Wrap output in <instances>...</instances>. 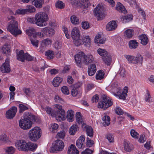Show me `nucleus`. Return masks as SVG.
<instances>
[{
    "label": "nucleus",
    "instance_id": "1",
    "mask_svg": "<svg viewBox=\"0 0 154 154\" xmlns=\"http://www.w3.org/2000/svg\"><path fill=\"white\" fill-rule=\"evenodd\" d=\"M23 116V118H21L19 122V126L23 130L30 129L33 123L38 122L37 117L31 112H25Z\"/></svg>",
    "mask_w": 154,
    "mask_h": 154
},
{
    "label": "nucleus",
    "instance_id": "2",
    "mask_svg": "<svg viewBox=\"0 0 154 154\" xmlns=\"http://www.w3.org/2000/svg\"><path fill=\"white\" fill-rule=\"evenodd\" d=\"M11 20L9 22L8 25L7 27V29L11 34L15 36L21 34V31L18 29V24L17 21L15 19L13 16H11Z\"/></svg>",
    "mask_w": 154,
    "mask_h": 154
},
{
    "label": "nucleus",
    "instance_id": "3",
    "mask_svg": "<svg viewBox=\"0 0 154 154\" xmlns=\"http://www.w3.org/2000/svg\"><path fill=\"white\" fill-rule=\"evenodd\" d=\"M36 20V25L39 26H43L47 25L46 22L48 21L49 17L45 12H39L35 15Z\"/></svg>",
    "mask_w": 154,
    "mask_h": 154
},
{
    "label": "nucleus",
    "instance_id": "4",
    "mask_svg": "<svg viewBox=\"0 0 154 154\" xmlns=\"http://www.w3.org/2000/svg\"><path fill=\"white\" fill-rule=\"evenodd\" d=\"M42 131L38 127H35L29 131V133L30 139L34 142L36 141L41 137Z\"/></svg>",
    "mask_w": 154,
    "mask_h": 154
},
{
    "label": "nucleus",
    "instance_id": "5",
    "mask_svg": "<svg viewBox=\"0 0 154 154\" xmlns=\"http://www.w3.org/2000/svg\"><path fill=\"white\" fill-rule=\"evenodd\" d=\"M102 100L99 102L98 107L106 109L108 107L111 106L113 103L111 99H108L107 96L105 94H103L102 96Z\"/></svg>",
    "mask_w": 154,
    "mask_h": 154
},
{
    "label": "nucleus",
    "instance_id": "6",
    "mask_svg": "<svg viewBox=\"0 0 154 154\" xmlns=\"http://www.w3.org/2000/svg\"><path fill=\"white\" fill-rule=\"evenodd\" d=\"M64 146L63 142L62 140H57L53 143L50 152H54L56 151H62Z\"/></svg>",
    "mask_w": 154,
    "mask_h": 154
},
{
    "label": "nucleus",
    "instance_id": "7",
    "mask_svg": "<svg viewBox=\"0 0 154 154\" xmlns=\"http://www.w3.org/2000/svg\"><path fill=\"white\" fill-rule=\"evenodd\" d=\"M125 57L129 62L134 64L139 63L142 64L143 57L140 54H138L136 57L129 55H125Z\"/></svg>",
    "mask_w": 154,
    "mask_h": 154
},
{
    "label": "nucleus",
    "instance_id": "8",
    "mask_svg": "<svg viewBox=\"0 0 154 154\" xmlns=\"http://www.w3.org/2000/svg\"><path fill=\"white\" fill-rule=\"evenodd\" d=\"M55 106L56 107L57 110L54 112V116L58 120L62 121L65 116L64 110L62 109V107L61 105H56Z\"/></svg>",
    "mask_w": 154,
    "mask_h": 154
},
{
    "label": "nucleus",
    "instance_id": "9",
    "mask_svg": "<svg viewBox=\"0 0 154 154\" xmlns=\"http://www.w3.org/2000/svg\"><path fill=\"white\" fill-rule=\"evenodd\" d=\"M103 7L99 5L97 6L94 10V12L97 17V19L98 20H102L105 17Z\"/></svg>",
    "mask_w": 154,
    "mask_h": 154
},
{
    "label": "nucleus",
    "instance_id": "10",
    "mask_svg": "<svg viewBox=\"0 0 154 154\" xmlns=\"http://www.w3.org/2000/svg\"><path fill=\"white\" fill-rule=\"evenodd\" d=\"M85 55L82 52H79L76 55L74 56V58L77 65L80 67L81 66L82 61H84L85 58Z\"/></svg>",
    "mask_w": 154,
    "mask_h": 154
},
{
    "label": "nucleus",
    "instance_id": "11",
    "mask_svg": "<svg viewBox=\"0 0 154 154\" xmlns=\"http://www.w3.org/2000/svg\"><path fill=\"white\" fill-rule=\"evenodd\" d=\"M17 110V107L13 106L6 111V117L8 119H13L15 116Z\"/></svg>",
    "mask_w": 154,
    "mask_h": 154
},
{
    "label": "nucleus",
    "instance_id": "12",
    "mask_svg": "<svg viewBox=\"0 0 154 154\" xmlns=\"http://www.w3.org/2000/svg\"><path fill=\"white\" fill-rule=\"evenodd\" d=\"M16 144L17 146L20 147L18 149H20L21 151H26L27 149H28V142L26 143L24 140H18Z\"/></svg>",
    "mask_w": 154,
    "mask_h": 154
},
{
    "label": "nucleus",
    "instance_id": "13",
    "mask_svg": "<svg viewBox=\"0 0 154 154\" xmlns=\"http://www.w3.org/2000/svg\"><path fill=\"white\" fill-rule=\"evenodd\" d=\"M127 89H125L124 91H122L121 89L118 90L117 93H115V96L118 97L120 99L125 100V99L128 92V88L125 87Z\"/></svg>",
    "mask_w": 154,
    "mask_h": 154
},
{
    "label": "nucleus",
    "instance_id": "14",
    "mask_svg": "<svg viewBox=\"0 0 154 154\" xmlns=\"http://www.w3.org/2000/svg\"><path fill=\"white\" fill-rule=\"evenodd\" d=\"M10 60L7 58L5 61V62L3 63L1 67V71L3 73L9 72L11 70L10 68Z\"/></svg>",
    "mask_w": 154,
    "mask_h": 154
},
{
    "label": "nucleus",
    "instance_id": "15",
    "mask_svg": "<svg viewBox=\"0 0 154 154\" xmlns=\"http://www.w3.org/2000/svg\"><path fill=\"white\" fill-rule=\"evenodd\" d=\"M1 52L7 57L10 56L11 53L10 45L8 44H5L1 48Z\"/></svg>",
    "mask_w": 154,
    "mask_h": 154
},
{
    "label": "nucleus",
    "instance_id": "16",
    "mask_svg": "<svg viewBox=\"0 0 154 154\" xmlns=\"http://www.w3.org/2000/svg\"><path fill=\"white\" fill-rule=\"evenodd\" d=\"M41 31L47 36L50 37L54 33V29L50 27H46L42 29Z\"/></svg>",
    "mask_w": 154,
    "mask_h": 154
},
{
    "label": "nucleus",
    "instance_id": "17",
    "mask_svg": "<svg viewBox=\"0 0 154 154\" xmlns=\"http://www.w3.org/2000/svg\"><path fill=\"white\" fill-rule=\"evenodd\" d=\"M85 137L84 135H82L76 141V145L79 149H81L84 147L83 143L85 141Z\"/></svg>",
    "mask_w": 154,
    "mask_h": 154
},
{
    "label": "nucleus",
    "instance_id": "18",
    "mask_svg": "<svg viewBox=\"0 0 154 154\" xmlns=\"http://www.w3.org/2000/svg\"><path fill=\"white\" fill-rule=\"evenodd\" d=\"M117 26L116 22L112 20L108 23L106 26V29L108 31H112L115 29Z\"/></svg>",
    "mask_w": 154,
    "mask_h": 154
},
{
    "label": "nucleus",
    "instance_id": "19",
    "mask_svg": "<svg viewBox=\"0 0 154 154\" xmlns=\"http://www.w3.org/2000/svg\"><path fill=\"white\" fill-rule=\"evenodd\" d=\"M71 35L73 39H77L80 38V31L78 28H74L71 33Z\"/></svg>",
    "mask_w": 154,
    "mask_h": 154
},
{
    "label": "nucleus",
    "instance_id": "20",
    "mask_svg": "<svg viewBox=\"0 0 154 154\" xmlns=\"http://www.w3.org/2000/svg\"><path fill=\"white\" fill-rule=\"evenodd\" d=\"M77 2L78 4H79L80 7L83 9L86 8L90 5L88 0H78Z\"/></svg>",
    "mask_w": 154,
    "mask_h": 154
},
{
    "label": "nucleus",
    "instance_id": "21",
    "mask_svg": "<svg viewBox=\"0 0 154 154\" xmlns=\"http://www.w3.org/2000/svg\"><path fill=\"white\" fill-rule=\"evenodd\" d=\"M97 70L96 65L94 64H91L88 66V75L92 76L95 73Z\"/></svg>",
    "mask_w": 154,
    "mask_h": 154
},
{
    "label": "nucleus",
    "instance_id": "22",
    "mask_svg": "<svg viewBox=\"0 0 154 154\" xmlns=\"http://www.w3.org/2000/svg\"><path fill=\"white\" fill-rule=\"evenodd\" d=\"M84 125V130L86 131V134L88 136L90 137H92L94 135L93 130L91 126L86 125L85 124Z\"/></svg>",
    "mask_w": 154,
    "mask_h": 154
},
{
    "label": "nucleus",
    "instance_id": "23",
    "mask_svg": "<svg viewBox=\"0 0 154 154\" xmlns=\"http://www.w3.org/2000/svg\"><path fill=\"white\" fill-rule=\"evenodd\" d=\"M31 3L36 8H40L42 7L44 3V0H31Z\"/></svg>",
    "mask_w": 154,
    "mask_h": 154
},
{
    "label": "nucleus",
    "instance_id": "24",
    "mask_svg": "<svg viewBox=\"0 0 154 154\" xmlns=\"http://www.w3.org/2000/svg\"><path fill=\"white\" fill-rule=\"evenodd\" d=\"M139 40L141 41L140 43L144 45H146L149 41L148 38L145 34H142L138 36Z\"/></svg>",
    "mask_w": 154,
    "mask_h": 154
},
{
    "label": "nucleus",
    "instance_id": "25",
    "mask_svg": "<svg viewBox=\"0 0 154 154\" xmlns=\"http://www.w3.org/2000/svg\"><path fill=\"white\" fill-rule=\"evenodd\" d=\"M68 154H79V151L77 149L75 145L71 144L68 147Z\"/></svg>",
    "mask_w": 154,
    "mask_h": 154
},
{
    "label": "nucleus",
    "instance_id": "26",
    "mask_svg": "<svg viewBox=\"0 0 154 154\" xmlns=\"http://www.w3.org/2000/svg\"><path fill=\"white\" fill-rule=\"evenodd\" d=\"M75 117L77 123L79 125H81L82 127L83 128L85 124L83 121L81 113L80 112H77Z\"/></svg>",
    "mask_w": 154,
    "mask_h": 154
},
{
    "label": "nucleus",
    "instance_id": "27",
    "mask_svg": "<svg viewBox=\"0 0 154 154\" xmlns=\"http://www.w3.org/2000/svg\"><path fill=\"white\" fill-rule=\"evenodd\" d=\"M26 32L27 34L30 36V38L37 37L36 32L34 28H32L26 30Z\"/></svg>",
    "mask_w": 154,
    "mask_h": 154
},
{
    "label": "nucleus",
    "instance_id": "28",
    "mask_svg": "<svg viewBox=\"0 0 154 154\" xmlns=\"http://www.w3.org/2000/svg\"><path fill=\"white\" fill-rule=\"evenodd\" d=\"M116 9L119 12L124 14H125L127 11L125 7L121 3L119 2H118L116 5Z\"/></svg>",
    "mask_w": 154,
    "mask_h": 154
},
{
    "label": "nucleus",
    "instance_id": "29",
    "mask_svg": "<svg viewBox=\"0 0 154 154\" xmlns=\"http://www.w3.org/2000/svg\"><path fill=\"white\" fill-rule=\"evenodd\" d=\"M62 81L63 79L60 77H55L53 80V85L55 87H57L62 82Z\"/></svg>",
    "mask_w": 154,
    "mask_h": 154
},
{
    "label": "nucleus",
    "instance_id": "30",
    "mask_svg": "<svg viewBox=\"0 0 154 154\" xmlns=\"http://www.w3.org/2000/svg\"><path fill=\"white\" fill-rule=\"evenodd\" d=\"M139 43L135 40H130L128 43L129 47L131 49H134L137 48Z\"/></svg>",
    "mask_w": 154,
    "mask_h": 154
},
{
    "label": "nucleus",
    "instance_id": "31",
    "mask_svg": "<svg viewBox=\"0 0 154 154\" xmlns=\"http://www.w3.org/2000/svg\"><path fill=\"white\" fill-rule=\"evenodd\" d=\"M103 60L107 66H109L112 62V58L109 54L106 55L102 57Z\"/></svg>",
    "mask_w": 154,
    "mask_h": 154
},
{
    "label": "nucleus",
    "instance_id": "32",
    "mask_svg": "<svg viewBox=\"0 0 154 154\" xmlns=\"http://www.w3.org/2000/svg\"><path fill=\"white\" fill-rule=\"evenodd\" d=\"M25 54L24 53L23 51L21 50L17 54V59L18 60L23 62L25 58Z\"/></svg>",
    "mask_w": 154,
    "mask_h": 154
},
{
    "label": "nucleus",
    "instance_id": "33",
    "mask_svg": "<svg viewBox=\"0 0 154 154\" xmlns=\"http://www.w3.org/2000/svg\"><path fill=\"white\" fill-rule=\"evenodd\" d=\"M120 18L123 23H126L133 19V16L132 14H130L124 17H120Z\"/></svg>",
    "mask_w": 154,
    "mask_h": 154
},
{
    "label": "nucleus",
    "instance_id": "34",
    "mask_svg": "<svg viewBox=\"0 0 154 154\" xmlns=\"http://www.w3.org/2000/svg\"><path fill=\"white\" fill-rule=\"evenodd\" d=\"M85 58L83 62L86 65H88L90 63L92 62L94 60L93 56L91 55L85 56Z\"/></svg>",
    "mask_w": 154,
    "mask_h": 154
},
{
    "label": "nucleus",
    "instance_id": "35",
    "mask_svg": "<svg viewBox=\"0 0 154 154\" xmlns=\"http://www.w3.org/2000/svg\"><path fill=\"white\" fill-rule=\"evenodd\" d=\"M79 127L77 125H72L69 129V132L71 135H74L76 132Z\"/></svg>",
    "mask_w": 154,
    "mask_h": 154
},
{
    "label": "nucleus",
    "instance_id": "36",
    "mask_svg": "<svg viewBox=\"0 0 154 154\" xmlns=\"http://www.w3.org/2000/svg\"><path fill=\"white\" fill-rule=\"evenodd\" d=\"M45 54L48 59L51 60L53 59L54 53L53 51L49 50L45 52Z\"/></svg>",
    "mask_w": 154,
    "mask_h": 154
},
{
    "label": "nucleus",
    "instance_id": "37",
    "mask_svg": "<svg viewBox=\"0 0 154 154\" xmlns=\"http://www.w3.org/2000/svg\"><path fill=\"white\" fill-rule=\"evenodd\" d=\"M134 31L132 29H128L126 30L124 33L125 35L128 38H131L134 35Z\"/></svg>",
    "mask_w": 154,
    "mask_h": 154
},
{
    "label": "nucleus",
    "instance_id": "38",
    "mask_svg": "<svg viewBox=\"0 0 154 154\" xmlns=\"http://www.w3.org/2000/svg\"><path fill=\"white\" fill-rule=\"evenodd\" d=\"M124 149L127 152H130L134 149V147L132 144L125 142L124 143Z\"/></svg>",
    "mask_w": 154,
    "mask_h": 154
},
{
    "label": "nucleus",
    "instance_id": "39",
    "mask_svg": "<svg viewBox=\"0 0 154 154\" xmlns=\"http://www.w3.org/2000/svg\"><path fill=\"white\" fill-rule=\"evenodd\" d=\"M104 73L102 70H100L98 71L96 75V79L97 80H101L104 78Z\"/></svg>",
    "mask_w": 154,
    "mask_h": 154
},
{
    "label": "nucleus",
    "instance_id": "40",
    "mask_svg": "<svg viewBox=\"0 0 154 154\" xmlns=\"http://www.w3.org/2000/svg\"><path fill=\"white\" fill-rule=\"evenodd\" d=\"M28 149H27V151L29 150L34 151L35 150L37 147V145L36 144L32 143L30 142H28Z\"/></svg>",
    "mask_w": 154,
    "mask_h": 154
},
{
    "label": "nucleus",
    "instance_id": "41",
    "mask_svg": "<svg viewBox=\"0 0 154 154\" xmlns=\"http://www.w3.org/2000/svg\"><path fill=\"white\" fill-rule=\"evenodd\" d=\"M25 106L23 104H20L18 105V107L19 109V112L20 113H23L25 111L28 110L29 109L28 106V105L26 104Z\"/></svg>",
    "mask_w": 154,
    "mask_h": 154
},
{
    "label": "nucleus",
    "instance_id": "42",
    "mask_svg": "<svg viewBox=\"0 0 154 154\" xmlns=\"http://www.w3.org/2000/svg\"><path fill=\"white\" fill-rule=\"evenodd\" d=\"M103 124L105 126H108L110 124V118L107 116H104L102 118Z\"/></svg>",
    "mask_w": 154,
    "mask_h": 154
},
{
    "label": "nucleus",
    "instance_id": "43",
    "mask_svg": "<svg viewBox=\"0 0 154 154\" xmlns=\"http://www.w3.org/2000/svg\"><path fill=\"white\" fill-rule=\"evenodd\" d=\"M15 150V148L12 146L7 147L5 149V154H14Z\"/></svg>",
    "mask_w": 154,
    "mask_h": 154
},
{
    "label": "nucleus",
    "instance_id": "44",
    "mask_svg": "<svg viewBox=\"0 0 154 154\" xmlns=\"http://www.w3.org/2000/svg\"><path fill=\"white\" fill-rule=\"evenodd\" d=\"M36 37H34L32 38H30V40L31 41V44L33 46L37 48L38 47V44L39 41L36 39Z\"/></svg>",
    "mask_w": 154,
    "mask_h": 154
},
{
    "label": "nucleus",
    "instance_id": "45",
    "mask_svg": "<svg viewBox=\"0 0 154 154\" xmlns=\"http://www.w3.org/2000/svg\"><path fill=\"white\" fill-rule=\"evenodd\" d=\"M82 38V43L84 44L87 45H89L91 42V40L88 36H83Z\"/></svg>",
    "mask_w": 154,
    "mask_h": 154
},
{
    "label": "nucleus",
    "instance_id": "46",
    "mask_svg": "<svg viewBox=\"0 0 154 154\" xmlns=\"http://www.w3.org/2000/svg\"><path fill=\"white\" fill-rule=\"evenodd\" d=\"M70 20L72 24L75 25H78L79 23V19L75 15H72L71 17Z\"/></svg>",
    "mask_w": 154,
    "mask_h": 154
},
{
    "label": "nucleus",
    "instance_id": "47",
    "mask_svg": "<svg viewBox=\"0 0 154 154\" xmlns=\"http://www.w3.org/2000/svg\"><path fill=\"white\" fill-rule=\"evenodd\" d=\"M74 115L73 114L72 111V110H69L67 112L66 117L67 120L69 122H72L73 121Z\"/></svg>",
    "mask_w": 154,
    "mask_h": 154
},
{
    "label": "nucleus",
    "instance_id": "48",
    "mask_svg": "<svg viewBox=\"0 0 154 154\" xmlns=\"http://www.w3.org/2000/svg\"><path fill=\"white\" fill-rule=\"evenodd\" d=\"M58 127V124L55 123H52L51 124L50 131L52 132L56 133L57 132Z\"/></svg>",
    "mask_w": 154,
    "mask_h": 154
},
{
    "label": "nucleus",
    "instance_id": "49",
    "mask_svg": "<svg viewBox=\"0 0 154 154\" xmlns=\"http://www.w3.org/2000/svg\"><path fill=\"white\" fill-rule=\"evenodd\" d=\"M98 53L103 57L106 55L109 54L104 49L99 48L97 50Z\"/></svg>",
    "mask_w": 154,
    "mask_h": 154
},
{
    "label": "nucleus",
    "instance_id": "50",
    "mask_svg": "<svg viewBox=\"0 0 154 154\" xmlns=\"http://www.w3.org/2000/svg\"><path fill=\"white\" fill-rule=\"evenodd\" d=\"M26 13V9L20 8L16 10L15 14L24 15Z\"/></svg>",
    "mask_w": 154,
    "mask_h": 154
},
{
    "label": "nucleus",
    "instance_id": "51",
    "mask_svg": "<svg viewBox=\"0 0 154 154\" xmlns=\"http://www.w3.org/2000/svg\"><path fill=\"white\" fill-rule=\"evenodd\" d=\"M26 7L27 8L26 9V13L28 12L32 13L35 12V8L32 5H27Z\"/></svg>",
    "mask_w": 154,
    "mask_h": 154
},
{
    "label": "nucleus",
    "instance_id": "52",
    "mask_svg": "<svg viewBox=\"0 0 154 154\" xmlns=\"http://www.w3.org/2000/svg\"><path fill=\"white\" fill-rule=\"evenodd\" d=\"M45 110L47 114H48L49 115L54 117V112L53 110V109L51 107L49 106H47L46 108L45 109Z\"/></svg>",
    "mask_w": 154,
    "mask_h": 154
},
{
    "label": "nucleus",
    "instance_id": "53",
    "mask_svg": "<svg viewBox=\"0 0 154 154\" xmlns=\"http://www.w3.org/2000/svg\"><path fill=\"white\" fill-rule=\"evenodd\" d=\"M80 93L79 88H76L73 87L71 91V94L73 97H76Z\"/></svg>",
    "mask_w": 154,
    "mask_h": 154
},
{
    "label": "nucleus",
    "instance_id": "54",
    "mask_svg": "<svg viewBox=\"0 0 154 154\" xmlns=\"http://www.w3.org/2000/svg\"><path fill=\"white\" fill-rule=\"evenodd\" d=\"M55 6L56 8L62 9L64 7V4L62 2L58 1L56 2Z\"/></svg>",
    "mask_w": 154,
    "mask_h": 154
},
{
    "label": "nucleus",
    "instance_id": "55",
    "mask_svg": "<svg viewBox=\"0 0 154 154\" xmlns=\"http://www.w3.org/2000/svg\"><path fill=\"white\" fill-rule=\"evenodd\" d=\"M86 141V146L87 147H91L94 144V141L88 137H87Z\"/></svg>",
    "mask_w": 154,
    "mask_h": 154
},
{
    "label": "nucleus",
    "instance_id": "56",
    "mask_svg": "<svg viewBox=\"0 0 154 154\" xmlns=\"http://www.w3.org/2000/svg\"><path fill=\"white\" fill-rule=\"evenodd\" d=\"M61 90L62 92L65 94L68 95L69 94V89L67 86H63L61 88Z\"/></svg>",
    "mask_w": 154,
    "mask_h": 154
},
{
    "label": "nucleus",
    "instance_id": "57",
    "mask_svg": "<svg viewBox=\"0 0 154 154\" xmlns=\"http://www.w3.org/2000/svg\"><path fill=\"white\" fill-rule=\"evenodd\" d=\"M130 134L131 136L135 139H138V135L139 134L136 132L135 130L131 129L130 131Z\"/></svg>",
    "mask_w": 154,
    "mask_h": 154
},
{
    "label": "nucleus",
    "instance_id": "58",
    "mask_svg": "<svg viewBox=\"0 0 154 154\" xmlns=\"http://www.w3.org/2000/svg\"><path fill=\"white\" fill-rule=\"evenodd\" d=\"M82 26L84 29H87L89 27V23L86 21H83L82 23Z\"/></svg>",
    "mask_w": 154,
    "mask_h": 154
},
{
    "label": "nucleus",
    "instance_id": "59",
    "mask_svg": "<svg viewBox=\"0 0 154 154\" xmlns=\"http://www.w3.org/2000/svg\"><path fill=\"white\" fill-rule=\"evenodd\" d=\"M106 138L108 139L110 143L113 142L114 141V138L113 135L109 133L106 134Z\"/></svg>",
    "mask_w": 154,
    "mask_h": 154
},
{
    "label": "nucleus",
    "instance_id": "60",
    "mask_svg": "<svg viewBox=\"0 0 154 154\" xmlns=\"http://www.w3.org/2000/svg\"><path fill=\"white\" fill-rule=\"evenodd\" d=\"M74 40V43L75 45L76 46H78L82 44V40L80 39V38L77 39H73Z\"/></svg>",
    "mask_w": 154,
    "mask_h": 154
},
{
    "label": "nucleus",
    "instance_id": "61",
    "mask_svg": "<svg viewBox=\"0 0 154 154\" xmlns=\"http://www.w3.org/2000/svg\"><path fill=\"white\" fill-rule=\"evenodd\" d=\"M65 131H63L58 133L57 134L56 137L58 138L63 139L65 136Z\"/></svg>",
    "mask_w": 154,
    "mask_h": 154
},
{
    "label": "nucleus",
    "instance_id": "62",
    "mask_svg": "<svg viewBox=\"0 0 154 154\" xmlns=\"http://www.w3.org/2000/svg\"><path fill=\"white\" fill-rule=\"evenodd\" d=\"M25 60L28 61H32L34 60V57L32 56L28 53H25Z\"/></svg>",
    "mask_w": 154,
    "mask_h": 154
},
{
    "label": "nucleus",
    "instance_id": "63",
    "mask_svg": "<svg viewBox=\"0 0 154 154\" xmlns=\"http://www.w3.org/2000/svg\"><path fill=\"white\" fill-rule=\"evenodd\" d=\"M42 42L43 45L46 46L49 44H51L52 42V41L51 40L47 38L44 40Z\"/></svg>",
    "mask_w": 154,
    "mask_h": 154
},
{
    "label": "nucleus",
    "instance_id": "64",
    "mask_svg": "<svg viewBox=\"0 0 154 154\" xmlns=\"http://www.w3.org/2000/svg\"><path fill=\"white\" fill-rule=\"evenodd\" d=\"M94 151L88 148H86L84 151L82 152V154H92Z\"/></svg>",
    "mask_w": 154,
    "mask_h": 154
}]
</instances>
